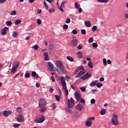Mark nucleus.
Listing matches in <instances>:
<instances>
[{
  "label": "nucleus",
  "instance_id": "54",
  "mask_svg": "<svg viewBox=\"0 0 128 128\" xmlns=\"http://www.w3.org/2000/svg\"><path fill=\"white\" fill-rule=\"evenodd\" d=\"M12 36H13V38H16V32H13Z\"/></svg>",
  "mask_w": 128,
  "mask_h": 128
},
{
  "label": "nucleus",
  "instance_id": "42",
  "mask_svg": "<svg viewBox=\"0 0 128 128\" xmlns=\"http://www.w3.org/2000/svg\"><path fill=\"white\" fill-rule=\"evenodd\" d=\"M92 42H94V38H90L88 40V42L90 44H92Z\"/></svg>",
  "mask_w": 128,
  "mask_h": 128
},
{
  "label": "nucleus",
  "instance_id": "64",
  "mask_svg": "<svg viewBox=\"0 0 128 128\" xmlns=\"http://www.w3.org/2000/svg\"><path fill=\"white\" fill-rule=\"evenodd\" d=\"M100 82H104V78L101 77L100 78Z\"/></svg>",
  "mask_w": 128,
  "mask_h": 128
},
{
  "label": "nucleus",
  "instance_id": "52",
  "mask_svg": "<svg viewBox=\"0 0 128 128\" xmlns=\"http://www.w3.org/2000/svg\"><path fill=\"white\" fill-rule=\"evenodd\" d=\"M72 34H78V31H76V30H74L72 31Z\"/></svg>",
  "mask_w": 128,
  "mask_h": 128
},
{
  "label": "nucleus",
  "instance_id": "20",
  "mask_svg": "<svg viewBox=\"0 0 128 128\" xmlns=\"http://www.w3.org/2000/svg\"><path fill=\"white\" fill-rule=\"evenodd\" d=\"M98 84V80L92 81V84H90V86H96Z\"/></svg>",
  "mask_w": 128,
  "mask_h": 128
},
{
  "label": "nucleus",
  "instance_id": "10",
  "mask_svg": "<svg viewBox=\"0 0 128 128\" xmlns=\"http://www.w3.org/2000/svg\"><path fill=\"white\" fill-rule=\"evenodd\" d=\"M56 66L57 68H59L61 66H62L64 64H62V62L60 60H56L55 62Z\"/></svg>",
  "mask_w": 128,
  "mask_h": 128
},
{
  "label": "nucleus",
  "instance_id": "16",
  "mask_svg": "<svg viewBox=\"0 0 128 128\" xmlns=\"http://www.w3.org/2000/svg\"><path fill=\"white\" fill-rule=\"evenodd\" d=\"M86 126H88V127L92 126V122L87 120L86 122Z\"/></svg>",
  "mask_w": 128,
  "mask_h": 128
},
{
  "label": "nucleus",
  "instance_id": "49",
  "mask_svg": "<svg viewBox=\"0 0 128 128\" xmlns=\"http://www.w3.org/2000/svg\"><path fill=\"white\" fill-rule=\"evenodd\" d=\"M32 76H34V78H36V72H33L32 73Z\"/></svg>",
  "mask_w": 128,
  "mask_h": 128
},
{
  "label": "nucleus",
  "instance_id": "53",
  "mask_svg": "<svg viewBox=\"0 0 128 128\" xmlns=\"http://www.w3.org/2000/svg\"><path fill=\"white\" fill-rule=\"evenodd\" d=\"M30 73H26L25 74L24 76L26 78H30Z\"/></svg>",
  "mask_w": 128,
  "mask_h": 128
},
{
  "label": "nucleus",
  "instance_id": "31",
  "mask_svg": "<svg viewBox=\"0 0 128 128\" xmlns=\"http://www.w3.org/2000/svg\"><path fill=\"white\" fill-rule=\"evenodd\" d=\"M81 34H84V35L86 34V31L84 29H82L81 30Z\"/></svg>",
  "mask_w": 128,
  "mask_h": 128
},
{
  "label": "nucleus",
  "instance_id": "39",
  "mask_svg": "<svg viewBox=\"0 0 128 128\" xmlns=\"http://www.w3.org/2000/svg\"><path fill=\"white\" fill-rule=\"evenodd\" d=\"M103 64L104 66H106V64H108V62H106V58H103Z\"/></svg>",
  "mask_w": 128,
  "mask_h": 128
},
{
  "label": "nucleus",
  "instance_id": "50",
  "mask_svg": "<svg viewBox=\"0 0 128 128\" xmlns=\"http://www.w3.org/2000/svg\"><path fill=\"white\" fill-rule=\"evenodd\" d=\"M80 76H84V74H86V72H84V71H80V72H79Z\"/></svg>",
  "mask_w": 128,
  "mask_h": 128
},
{
  "label": "nucleus",
  "instance_id": "23",
  "mask_svg": "<svg viewBox=\"0 0 128 128\" xmlns=\"http://www.w3.org/2000/svg\"><path fill=\"white\" fill-rule=\"evenodd\" d=\"M46 110V108L44 107L40 108V112H44Z\"/></svg>",
  "mask_w": 128,
  "mask_h": 128
},
{
  "label": "nucleus",
  "instance_id": "7",
  "mask_svg": "<svg viewBox=\"0 0 128 128\" xmlns=\"http://www.w3.org/2000/svg\"><path fill=\"white\" fill-rule=\"evenodd\" d=\"M8 28L5 27L2 30H0V34L2 36H4L8 34Z\"/></svg>",
  "mask_w": 128,
  "mask_h": 128
},
{
  "label": "nucleus",
  "instance_id": "19",
  "mask_svg": "<svg viewBox=\"0 0 128 128\" xmlns=\"http://www.w3.org/2000/svg\"><path fill=\"white\" fill-rule=\"evenodd\" d=\"M16 72V65L12 67L11 71V74H14V72Z\"/></svg>",
  "mask_w": 128,
  "mask_h": 128
},
{
  "label": "nucleus",
  "instance_id": "38",
  "mask_svg": "<svg viewBox=\"0 0 128 128\" xmlns=\"http://www.w3.org/2000/svg\"><path fill=\"white\" fill-rule=\"evenodd\" d=\"M56 12V10L54 8H50L49 10V12H50V14H52V12Z\"/></svg>",
  "mask_w": 128,
  "mask_h": 128
},
{
  "label": "nucleus",
  "instance_id": "30",
  "mask_svg": "<svg viewBox=\"0 0 128 128\" xmlns=\"http://www.w3.org/2000/svg\"><path fill=\"white\" fill-rule=\"evenodd\" d=\"M106 110L104 109V110H102V111L100 112V114L102 116H104V114H106Z\"/></svg>",
  "mask_w": 128,
  "mask_h": 128
},
{
  "label": "nucleus",
  "instance_id": "45",
  "mask_svg": "<svg viewBox=\"0 0 128 128\" xmlns=\"http://www.w3.org/2000/svg\"><path fill=\"white\" fill-rule=\"evenodd\" d=\"M66 24H70V18H67L66 20Z\"/></svg>",
  "mask_w": 128,
  "mask_h": 128
},
{
  "label": "nucleus",
  "instance_id": "58",
  "mask_svg": "<svg viewBox=\"0 0 128 128\" xmlns=\"http://www.w3.org/2000/svg\"><path fill=\"white\" fill-rule=\"evenodd\" d=\"M58 8L60 10V12H64V8H62V7H58Z\"/></svg>",
  "mask_w": 128,
  "mask_h": 128
},
{
  "label": "nucleus",
  "instance_id": "40",
  "mask_svg": "<svg viewBox=\"0 0 128 128\" xmlns=\"http://www.w3.org/2000/svg\"><path fill=\"white\" fill-rule=\"evenodd\" d=\"M63 28H64L65 30H68V24H64L63 26Z\"/></svg>",
  "mask_w": 128,
  "mask_h": 128
},
{
  "label": "nucleus",
  "instance_id": "43",
  "mask_svg": "<svg viewBox=\"0 0 128 128\" xmlns=\"http://www.w3.org/2000/svg\"><path fill=\"white\" fill-rule=\"evenodd\" d=\"M78 112H75L74 113V116L75 118H78Z\"/></svg>",
  "mask_w": 128,
  "mask_h": 128
},
{
  "label": "nucleus",
  "instance_id": "26",
  "mask_svg": "<svg viewBox=\"0 0 128 128\" xmlns=\"http://www.w3.org/2000/svg\"><path fill=\"white\" fill-rule=\"evenodd\" d=\"M67 60H70V62H74V58H72V57H70V56H68L66 57Z\"/></svg>",
  "mask_w": 128,
  "mask_h": 128
},
{
  "label": "nucleus",
  "instance_id": "15",
  "mask_svg": "<svg viewBox=\"0 0 128 128\" xmlns=\"http://www.w3.org/2000/svg\"><path fill=\"white\" fill-rule=\"evenodd\" d=\"M44 60L46 62H48V60H50V58L48 57V54L47 52L44 53Z\"/></svg>",
  "mask_w": 128,
  "mask_h": 128
},
{
  "label": "nucleus",
  "instance_id": "36",
  "mask_svg": "<svg viewBox=\"0 0 128 128\" xmlns=\"http://www.w3.org/2000/svg\"><path fill=\"white\" fill-rule=\"evenodd\" d=\"M56 98V100L57 102H60V96H58V95H55L54 96Z\"/></svg>",
  "mask_w": 128,
  "mask_h": 128
},
{
  "label": "nucleus",
  "instance_id": "11",
  "mask_svg": "<svg viewBox=\"0 0 128 128\" xmlns=\"http://www.w3.org/2000/svg\"><path fill=\"white\" fill-rule=\"evenodd\" d=\"M76 108L78 110V112H82V108H84V106L80 104H78L76 106Z\"/></svg>",
  "mask_w": 128,
  "mask_h": 128
},
{
  "label": "nucleus",
  "instance_id": "60",
  "mask_svg": "<svg viewBox=\"0 0 128 128\" xmlns=\"http://www.w3.org/2000/svg\"><path fill=\"white\" fill-rule=\"evenodd\" d=\"M78 50H82V46L80 45H78Z\"/></svg>",
  "mask_w": 128,
  "mask_h": 128
},
{
  "label": "nucleus",
  "instance_id": "56",
  "mask_svg": "<svg viewBox=\"0 0 128 128\" xmlns=\"http://www.w3.org/2000/svg\"><path fill=\"white\" fill-rule=\"evenodd\" d=\"M51 80L53 82H56V80H54V76H51Z\"/></svg>",
  "mask_w": 128,
  "mask_h": 128
},
{
  "label": "nucleus",
  "instance_id": "24",
  "mask_svg": "<svg viewBox=\"0 0 128 128\" xmlns=\"http://www.w3.org/2000/svg\"><path fill=\"white\" fill-rule=\"evenodd\" d=\"M16 110L20 114V112H22V107H18L16 108Z\"/></svg>",
  "mask_w": 128,
  "mask_h": 128
},
{
  "label": "nucleus",
  "instance_id": "51",
  "mask_svg": "<svg viewBox=\"0 0 128 128\" xmlns=\"http://www.w3.org/2000/svg\"><path fill=\"white\" fill-rule=\"evenodd\" d=\"M98 44L96 43V42H94L92 44V46L93 48H98Z\"/></svg>",
  "mask_w": 128,
  "mask_h": 128
},
{
  "label": "nucleus",
  "instance_id": "14",
  "mask_svg": "<svg viewBox=\"0 0 128 128\" xmlns=\"http://www.w3.org/2000/svg\"><path fill=\"white\" fill-rule=\"evenodd\" d=\"M54 66L52 62H48V68L52 72L54 70Z\"/></svg>",
  "mask_w": 128,
  "mask_h": 128
},
{
  "label": "nucleus",
  "instance_id": "41",
  "mask_svg": "<svg viewBox=\"0 0 128 128\" xmlns=\"http://www.w3.org/2000/svg\"><path fill=\"white\" fill-rule=\"evenodd\" d=\"M81 104H86V100H84L81 98L80 100H79Z\"/></svg>",
  "mask_w": 128,
  "mask_h": 128
},
{
  "label": "nucleus",
  "instance_id": "12",
  "mask_svg": "<svg viewBox=\"0 0 128 128\" xmlns=\"http://www.w3.org/2000/svg\"><path fill=\"white\" fill-rule=\"evenodd\" d=\"M74 96L77 102H80V94L78 92H76Z\"/></svg>",
  "mask_w": 128,
  "mask_h": 128
},
{
  "label": "nucleus",
  "instance_id": "22",
  "mask_svg": "<svg viewBox=\"0 0 128 128\" xmlns=\"http://www.w3.org/2000/svg\"><path fill=\"white\" fill-rule=\"evenodd\" d=\"M77 56L78 58H82V53L78 52H77Z\"/></svg>",
  "mask_w": 128,
  "mask_h": 128
},
{
  "label": "nucleus",
  "instance_id": "48",
  "mask_svg": "<svg viewBox=\"0 0 128 128\" xmlns=\"http://www.w3.org/2000/svg\"><path fill=\"white\" fill-rule=\"evenodd\" d=\"M11 14H12V16H16V10H13V11L11 12Z\"/></svg>",
  "mask_w": 128,
  "mask_h": 128
},
{
  "label": "nucleus",
  "instance_id": "25",
  "mask_svg": "<svg viewBox=\"0 0 128 128\" xmlns=\"http://www.w3.org/2000/svg\"><path fill=\"white\" fill-rule=\"evenodd\" d=\"M109 0H98V2H103L104 4H106Z\"/></svg>",
  "mask_w": 128,
  "mask_h": 128
},
{
  "label": "nucleus",
  "instance_id": "35",
  "mask_svg": "<svg viewBox=\"0 0 128 128\" xmlns=\"http://www.w3.org/2000/svg\"><path fill=\"white\" fill-rule=\"evenodd\" d=\"M52 110H56V104L54 102L53 103L52 106Z\"/></svg>",
  "mask_w": 128,
  "mask_h": 128
},
{
  "label": "nucleus",
  "instance_id": "28",
  "mask_svg": "<svg viewBox=\"0 0 128 128\" xmlns=\"http://www.w3.org/2000/svg\"><path fill=\"white\" fill-rule=\"evenodd\" d=\"M32 48L34 50H38V45H34L32 46Z\"/></svg>",
  "mask_w": 128,
  "mask_h": 128
},
{
  "label": "nucleus",
  "instance_id": "33",
  "mask_svg": "<svg viewBox=\"0 0 128 128\" xmlns=\"http://www.w3.org/2000/svg\"><path fill=\"white\" fill-rule=\"evenodd\" d=\"M97 30L98 28L96 26H94L92 28V32H96V30Z\"/></svg>",
  "mask_w": 128,
  "mask_h": 128
},
{
  "label": "nucleus",
  "instance_id": "61",
  "mask_svg": "<svg viewBox=\"0 0 128 128\" xmlns=\"http://www.w3.org/2000/svg\"><path fill=\"white\" fill-rule=\"evenodd\" d=\"M80 76H81L80 74V73H78L76 76L75 78H80Z\"/></svg>",
  "mask_w": 128,
  "mask_h": 128
},
{
  "label": "nucleus",
  "instance_id": "13",
  "mask_svg": "<svg viewBox=\"0 0 128 128\" xmlns=\"http://www.w3.org/2000/svg\"><path fill=\"white\" fill-rule=\"evenodd\" d=\"M12 112L11 110H4L3 111V114L4 116H8L9 114H12Z\"/></svg>",
  "mask_w": 128,
  "mask_h": 128
},
{
  "label": "nucleus",
  "instance_id": "6",
  "mask_svg": "<svg viewBox=\"0 0 128 128\" xmlns=\"http://www.w3.org/2000/svg\"><path fill=\"white\" fill-rule=\"evenodd\" d=\"M67 104L70 108H74V102L72 98H70V100H68Z\"/></svg>",
  "mask_w": 128,
  "mask_h": 128
},
{
  "label": "nucleus",
  "instance_id": "62",
  "mask_svg": "<svg viewBox=\"0 0 128 128\" xmlns=\"http://www.w3.org/2000/svg\"><path fill=\"white\" fill-rule=\"evenodd\" d=\"M78 69H79V70H84V68L82 66H80L79 67H78Z\"/></svg>",
  "mask_w": 128,
  "mask_h": 128
},
{
  "label": "nucleus",
  "instance_id": "3",
  "mask_svg": "<svg viewBox=\"0 0 128 128\" xmlns=\"http://www.w3.org/2000/svg\"><path fill=\"white\" fill-rule=\"evenodd\" d=\"M46 106V100L43 98L40 100L38 108H44Z\"/></svg>",
  "mask_w": 128,
  "mask_h": 128
},
{
  "label": "nucleus",
  "instance_id": "5",
  "mask_svg": "<svg viewBox=\"0 0 128 128\" xmlns=\"http://www.w3.org/2000/svg\"><path fill=\"white\" fill-rule=\"evenodd\" d=\"M34 122H38V124H42V122H44V116H42L40 118V120L38 119V116H36L34 118Z\"/></svg>",
  "mask_w": 128,
  "mask_h": 128
},
{
  "label": "nucleus",
  "instance_id": "44",
  "mask_svg": "<svg viewBox=\"0 0 128 128\" xmlns=\"http://www.w3.org/2000/svg\"><path fill=\"white\" fill-rule=\"evenodd\" d=\"M80 90H82V92H86V88H84V87H80Z\"/></svg>",
  "mask_w": 128,
  "mask_h": 128
},
{
  "label": "nucleus",
  "instance_id": "34",
  "mask_svg": "<svg viewBox=\"0 0 128 128\" xmlns=\"http://www.w3.org/2000/svg\"><path fill=\"white\" fill-rule=\"evenodd\" d=\"M74 6L76 8V10H78V8H80V6H78V2H75L74 4Z\"/></svg>",
  "mask_w": 128,
  "mask_h": 128
},
{
  "label": "nucleus",
  "instance_id": "27",
  "mask_svg": "<svg viewBox=\"0 0 128 128\" xmlns=\"http://www.w3.org/2000/svg\"><path fill=\"white\" fill-rule=\"evenodd\" d=\"M94 120H96V118H94V116L90 117L88 119V120H90V122H92V120L94 121Z\"/></svg>",
  "mask_w": 128,
  "mask_h": 128
},
{
  "label": "nucleus",
  "instance_id": "63",
  "mask_svg": "<svg viewBox=\"0 0 128 128\" xmlns=\"http://www.w3.org/2000/svg\"><path fill=\"white\" fill-rule=\"evenodd\" d=\"M20 62L18 61L16 62V68H18V66H20Z\"/></svg>",
  "mask_w": 128,
  "mask_h": 128
},
{
  "label": "nucleus",
  "instance_id": "57",
  "mask_svg": "<svg viewBox=\"0 0 128 128\" xmlns=\"http://www.w3.org/2000/svg\"><path fill=\"white\" fill-rule=\"evenodd\" d=\"M50 92H54V88H50L49 90Z\"/></svg>",
  "mask_w": 128,
  "mask_h": 128
},
{
  "label": "nucleus",
  "instance_id": "32",
  "mask_svg": "<svg viewBox=\"0 0 128 128\" xmlns=\"http://www.w3.org/2000/svg\"><path fill=\"white\" fill-rule=\"evenodd\" d=\"M88 66L90 68H94V66H92V62H88Z\"/></svg>",
  "mask_w": 128,
  "mask_h": 128
},
{
  "label": "nucleus",
  "instance_id": "1",
  "mask_svg": "<svg viewBox=\"0 0 128 128\" xmlns=\"http://www.w3.org/2000/svg\"><path fill=\"white\" fill-rule=\"evenodd\" d=\"M61 80V84L62 86V88L64 90V92L65 94L66 100H68V90L66 87V80L64 79V77L61 76L60 77Z\"/></svg>",
  "mask_w": 128,
  "mask_h": 128
},
{
  "label": "nucleus",
  "instance_id": "59",
  "mask_svg": "<svg viewBox=\"0 0 128 128\" xmlns=\"http://www.w3.org/2000/svg\"><path fill=\"white\" fill-rule=\"evenodd\" d=\"M58 94H59V96H62V90H60V89H58Z\"/></svg>",
  "mask_w": 128,
  "mask_h": 128
},
{
  "label": "nucleus",
  "instance_id": "9",
  "mask_svg": "<svg viewBox=\"0 0 128 128\" xmlns=\"http://www.w3.org/2000/svg\"><path fill=\"white\" fill-rule=\"evenodd\" d=\"M78 41L76 39H74L72 40L70 46H78Z\"/></svg>",
  "mask_w": 128,
  "mask_h": 128
},
{
  "label": "nucleus",
  "instance_id": "8",
  "mask_svg": "<svg viewBox=\"0 0 128 128\" xmlns=\"http://www.w3.org/2000/svg\"><path fill=\"white\" fill-rule=\"evenodd\" d=\"M92 76V74H89L88 72H86L84 74V76L81 77V80H86L88 78H90Z\"/></svg>",
  "mask_w": 128,
  "mask_h": 128
},
{
  "label": "nucleus",
  "instance_id": "21",
  "mask_svg": "<svg viewBox=\"0 0 128 128\" xmlns=\"http://www.w3.org/2000/svg\"><path fill=\"white\" fill-rule=\"evenodd\" d=\"M64 110L66 112H68L69 114H72V110L70 109V108L66 107L65 108Z\"/></svg>",
  "mask_w": 128,
  "mask_h": 128
},
{
  "label": "nucleus",
  "instance_id": "55",
  "mask_svg": "<svg viewBox=\"0 0 128 128\" xmlns=\"http://www.w3.org/2000/svg\"><path fill=\"white\" fill-rule=\"evenodd\" d=\"M22 22V20H16V24H20Z\"/></svg>",
  "mask_w": 128,
  "mask_h": 128
},
{
  "label": "nucleus",
  "instance_id": "2",
  "mask_svg": "<svg viewBox=\"0 0 128 128\" xmlns=\"http://www.w3.org/2000/svg\"><path fill=\"white\" fill-rule=\"evenodd\" d=\"M112 122L114 126L118 125V115L114 114L112 118Z\"/></svg>",
  "mask_w": 128,
  "mask_h": 128
},
{
  "label": "nucleus",
  "instance_id": "37",
  "mask_svg": "<svg viewBox=\"0 0 128 128\" xmlns=\"http://www.w3.org/2000/svg\"><path fill=\"white\" fill-rule=\"evenodd\" d=\"M96 86L100 88H102V83H98L96 84Z\"/></svg>",
  "mask_w": 128,
  "mask_h": 128
},
{
  "label": "nucleus",
  "instance_id": "18",
  "mask_svg": "<svg viewBox=\"0 0 128 128\" xmlns=\"http://www.w3.org/2000/svg\"><path fill=\"white\" fill-rule=\"evenodd\" d=\"M84 24L86 28H90L92 26V24H90V21H85Z\"/></svg>",
  "mask_w": 128,
  "mask_h": 128
},
{
  "label": "nucleus",
  "instance_id": "29",
  "mask_svg": "<svg viewBox=\"0 0 128 128\" xmlns=\"http://www.w3.org/2000/svg\"><path fill=\"white\" fill-rule=\"evenodd\" d=\"M6 24L7 26H12V21H10V20H8L6 22Z\"/></svg>",
  "mask_w": 128,
  "mask_h": 128
},
{
  "label": "nucleus",
  "instance_id": "47",
  "mask_svg": "<svg viewBox=\"0 0 128 128\" xmlns=\"http://www.w3.org/2000/svg\"><path fill=\"white\" fill-rule=\"evenodd\" d=\"M37 24H42V20H40V19H38Z\"/></svg>",
  "mask_w": 128,
  "mask_h": 128
},
{
  "label": "nucleus",
  "instance_id": "17",
  "mask_svg": "<svg viewBox=\"0 0 128 128\" xmlns=\"http://www.w3.org/2000/svg\"><path fill=\"white\" fill-rule=\"evenodd\" d=\"M65 68L64 66H62L61 67L59 68L61 72H62V74H66V70H64Z\"/></svg>",
  "mask_w": 128,
  "mask_h": 128
},
{
  "label": "nucleus",
  "instance_id": "4",
  "mask_svg": "<svg viewBox=\"0 0 128 128\" xmlns=\"http://www.w3.org/2000/svg\"><path fill=\"white\" fill-rule=\"evenodd\" d=\"M16 120L18 122H24V114L21 113L18 114Z\"/></svg>",
  "mask_w": 128,
  "mask_h": 128
},
{
  "label": "nucleus",
  "instance_id": "46",
  "mask_svg": "<svg viewBox=\"0 0 128 128\" xmlns=\"http://www.w3.org/2000/svg\"><path fill=\"white\" fill-rule=\"evenodd\" d=\"M90 102L92 104H96V100H94V98L90 100Z\"/></svg>",
  "mask_w": 128,
  "mask_h": 128
}]
</instances>
